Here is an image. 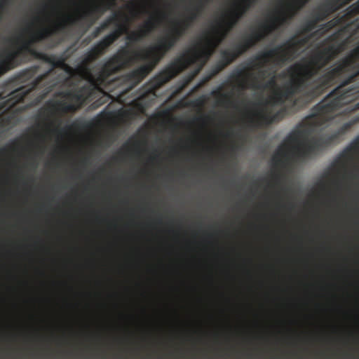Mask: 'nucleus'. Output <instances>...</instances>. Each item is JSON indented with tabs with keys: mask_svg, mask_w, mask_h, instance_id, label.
<instances>
[{
	"mask_svg": "<svg viewBox=\"0 0 359 359\" xmlns=\"http://www.w3.org/2000/svg\"><path fill=\"white\" fill-rule=\"evenodd\" d=\"M343 48L344 43H339L315 49L309 57L302 58L288 69L292 79L283 89H277L269 100L264 102H259L257 104L265 107L292 105L293 100L299 96H303L319 84L322 85L323 90L319 96L337 83H341L339 86H343V89H346V86L356 81L359 76V46L332 68L316 77Z\"/></svg>",
	"mask_w": 359,
	"mask_h": 359,
	"instance_id": "obj_1",
	"label": "nucleus"
},
{
	"mask_svg": "<svg viewBox=\"0 0 359 359\" xmlns=\"http://www.w3.org/2000/svg\"><path fill=\"white\" fill-rule=\"evenodd\" d=\"M55 132H59V131H60V130H59V129L56 128V129L55 130Z\"/></svg>",
	"mask_w": 359,
	"mask_h": 359,
	"instance_id": "obj_40",
	"label": "nucleus"
},
{
	"mask_svg": "<svg viewBox=\"0 0 359 359\" xmlns=\"http://www.w3.org/2000/svg\"><path fill=\"white\" fill-rule=\"evenodd\" d=\"M39 69V66L38 65L25 69L16 74L13 79L17 83H25L35 76Z\"/></svg>",
	"mask_w": 359,
	"mask_h": 359,
	"instance_id": "obj_19",
	"label": "nucleus"
},
{
	"mask_svg": "<svg viewBox=\"0 0 359 359\" xmlns=\"http://www.w3.org/2000/svg\"><path fill=\"white\" fill-rule=\"evenodd\" d=\"M127 40V44L130 46L140 41L142 39L140 38V35L139 33H137L136 32H133L128 35Z\"/></svg>",
	"mask_w": 359,
	"mask_h": 359,
	"instance_id": "obj_26",
	"label": "nucleus"
},
{
	"mask_svg": "<svg viewBox=\"0 0 359 359\" xmlns=\"http://www.w3.org/2000/svg\"><path fill=\"white\" fill-rule=\"evenodd\" d=\"M232 3H245L246 4V6L249 7L252 3H255L256 1H231Z\"/></svg>",
	"mask_w": 359,
	"mask_h": 359,
	"instance_id": "obj_36",
	"label": "nucleus"
},
{
	"mask_svg": "<svg viewBox=\"0 0 359 359\" xmlns=\"http://www.w3.org/2000/svg\"><path fill=\"white\" fill-rule=\"evenodd\" d=\"M136 32L140 34V38L142 39L144 38L149 33H150L148 29L144 28V26H142L138 31H136Z\"/></svg>",
	"mask_w": 359,
	"mask_h": 359,
	"instance_id": "obj_28",
	"label": "nucleus"
},
{
	"mask_svg": "<svg viewBox=\"0 0 359 359\" xmlns=\"http://www.w3.org/2000/svg\"><path fill=\"white\" fill-rule=\"evenodd\" d=\"M308 41V38L294 37L271 49L265 50L236 68L230 78L241 81L242 89L275 87V74H271L265 67L270 63L276 67H281L292 62L299 57Z\"/></svg>",
	"mask_w": 359,
	"mask_h": 359,
	"instance_id": "obj_5",
	"label": "nucleus"
},
{
	"mask_svg": "<svg viewBox=\"0 0 359 359\" xmlns=\"http://www.w3.org/2000/svg\"><path fill=\"white\" fill-rule=\"evenodd\" d=\"M9 1H0V3H3V4H6V3H8Z\"/></svg>",
	"mask_w": 359,
	"mask_h": 359,
	"instance_id": "obj_38",
	"label": "nucleus"
},
{
	"mask_svg": "<svg viewBox=\"0 0 359 359\" xmlns=\"http://www.w3.org/2000/svg\"><path fill=\"white\" fill-rule=\"evenodd\" d=\"M29 50L28 55L50 65L49 69L44 74L37 76L29 85L23 86L17 89L23 90V97L20 100L22 103L27 105H36L52 92L57 84V81L55 80L48 81V77L54 73L56 68L64 69L67 73H72L73 69L66 63L70 56L68 50L59 55H49L39 51L35 48Z\"/></svg>",
	"mask_w": 359,
	"mask_h": 359,
	"instance_id": "obj_6",
	"label": "nucleus"
},
{
	"mask_svg": "<svg viewBox=\"0 0 359 359\" xmlns=\"http://www.w3.org/2000/svg\"><path fill=\"white\" fill-rule=\"evenodd\" d=\"M259 33L264 35V39L273 32L278 29L270 13L267 14L264 22H261L257 29Z\"/></svg>",
	"mask_w": 359,
	"mask_h": 359,
	"instance_id": "obj_18",
	"label": "nucleus"
},
{
	"mask_svg": "<svg viewBox=\"0 0 359 359\" xmlns=\"http://www.w3.org/2000/svg\"><path fill=\"white\" fill-rule=\"evenodd\" d=\"M250 46V48L254 47L257 43L264 39V35L259 33L257 29H254L250 34L243 38Z\"/></svg>",
	"mask_w": 359,
	"mask_h": 359,
	"instance_id": "obj_22",
	"label": "nucleus"
},
{
	"mask_svg": "<svg viewBox=\"0 0 359 359\" xmlns=\"http://www.w3.org/2000/svg\"><path fill=\"white\" fill-rule=\"evenodd\" d=\"M346 105V111L359 109V82L348 89H343V86H337L322 102L315 105L311 114L287 136L285 144L278 147L272 158L274 166L285 165L284 158H287L289 147L299 158H306L338 142L340 137L349 128L348 124H345L330 135L311 136L318 127L332 120L335 113ZM356 121H359V116Z\"/></svg>",
	"mask_w": 359,
	"mask_h": 359,
	"instance_id": "obj_2",
	"label": "nucleus"
},
{
	"mask_svg": "<svg viewBox=\"0 0 359 359\" xmlns=\"http://www.w3.org/2000/svg\"><path fill=\"white\" fill-rule=\"evenodd\" d=\"M273 177L276 180V182L278 183L280 181L282 178V175L280 173H276L273 175Z\"/></svg>",
	"mask_w": 359,
	"mask_h": 359,
	"instance_id": "obj_35",
	"label": "nucleus"
},
{
	"mask_svg": "<svg viewBox=\"0 0 359 359\" xmlns=\"http://www.w3.org/2000/svg\"><path fill=\"white\" fill-rule=\"evenodd\" d=\"M278 29L287 25L293 18L294 13L292 11L276 8L269 12Z\"/></svg>",
	"mask_w": 359,
	"mask_h": 359,
	"instance_id": "obj_17",
	"label": "nucleus"
},
{
	"mask_svg": "<svg viewBox=\"0 0 359 359\" xmlns=\"http://www.w3.org/2000/svg\"><path fill=\"white\" fill-rule=\"evenodd\" d=\"M334 184L337 186V187H339V181H334Z\"/></svg>",
	"mask_w": 359,
	"mask_h": 359,
	"instance_id": "obj_37",
	"label": "nucleus"
},
{
	"mask_svg": "<svg viewBox=\"0 0 359 359\" xmlns=\"http://www.w3.org/2000/svg\"><path fill=\"white\" fill-rule=\"evenodd\" d=\"M200 15L201 11L198 8L187 10L186 16L182 20H180V22L183 25H187V27L189 28Z\"/></svg>",
	"mask_w": 359,
	"mask_h": 359,
	"instance_id": "obj_24",
	"label": "nucleus"
},
{
	"mask_svg": "<svg viewBox=\"0 0 359 359\" xmlns=\"http://www.w3.org/2000/svg\"><path fill=\"white\" fill-rule=\"evenodd\" d=\"M169 14L165 12H158L156 15H151L142 26L151 32L154 29L157 25L162 20H168Z\"/></svg>",
	"mask_w": 359,
	"mask_h": 359,
	"instance_id": "obj_20",
	"label": "nucleus"
},
{
	"mask_svg": "<svg viewBox=\"0 0 359 359\" xmlns=\"http://www.w3.org/2000/svg\"><path fill=\"white\" fill-rule=\"evenodd\" d=\"M358 14H359V1H355V3L350 6L341 15H338L337 17L334 18L326 23L320 25L319 28L313 32L312 31L316 28L318 22L314 18L310 16V18L306 20L302 27V33L308 35L304 36H294L292 38H308L309 41L303 47L304 48L312 38L320 37L337 26L342 27L352 23L353 18ZM357 22L359 25V19L357 20ZM290 39H292V37Z\"/></svg>",
	"mask_w": 359,
	"mask_h": 359,
	"instance_id": "obj_11",
	"label": "nucleus"
},
{
	"mask_svg": "<svg viewBox=\"0 0 359 359\" xmlns=\"http://www.w3.org/2000/svg\"><path fill=\"white\" fill-rule=\"evenodd\" d=\"M17 145V141H14L11 145L8 147H4L0 149V155H6L8 153V149H14L15 146Z\"/></svg>",
	"mask_w": 359,
	"mask_h": 359,
	"instance_id": "obj_27",
	"label": "nucleus"
},
{
	"mask_svg": "<svg viewBox=\"0 0 359 359\" xmlns=\"http://www.w3.org/2000/svg\"><path fill=\"white\" fill-rule=\"evenodd\" d=\"M322 85L319 84L303 96H299L292 101V105H271V107H280L276 112L271 111H261L257 114V125L258 126H268L273 123L282 121L288 115L293 114L297 111L306 107L309 104L319 97L322 92Z\"/></svg>",
	"mask_w": 359,
	"mask_h": 359,
	"instance_id": "obj_10",
	"label": "nucleus"
},
{
	"mask_svg": "<svg viewBox=\"0 0 359 359\" xmlns=\"http://www.w3.org/2000/svg\"><path fill=\"white\" fill-rule=\"evenodd\" d=\"M102 32H103V30L100 29V26H99L95 29V30L92 33V35L93 37H97L100 34V33Z\"/></svg>",
	"mask_w": 359,
	"mask_h": 359,
	"instance_id": "obj_31",
	"label": "nucleus"
},
{
	"mask_svg": "<svg viewBox=\"0 0 359 359\" xmlns=\"http://www.w3.org/2000/svg\"><path fill=\"white\" fill-rule=\"evenodd\" d=\"M82 90L72 92V91H60L55 93L56 97H61L62 98L68 99L72 101H75L78 104H81L85 100V97L82 93Z\"/></svg>",
	"mask_w": 359,
	"mask_h": 359,
	"instance_id": "obj_21",
	"label": "nucleus"
},
{
	"mask_svg": "<svg viewBox=\"0 0 359 359\" xmlns=\"http://www.w3.org/2000/svg\"><path fill=\"white\" fill-rule=\"evenodd\" d=\"M315 8L311 16L318 22L325 20L330 15L334 13L339 9L346 6L352 1H323Z\"/></svg>",
	"mask_w": 359,
	"mask_h": 359,
	"instance_id": "obj_14",
	"label": "nucleus"
},
{
	"mask_svg": "<svg viewBox=\"0 0 359 359\" xmlns=\"http://www.w3.org/2000/svg\"><path fill=\"white\" fill-rule=\"evenodd\" d=\"M247 8L241 4L224 11L216 18L210 32H206L186 51L172 61L164 69L152 78L144 87V93L136 102L142 104L147 96L156 95V90L192 65L203 67L215 49L245 15Z\"/></svg>",
	"mask_w": 359,
	"mask_h": 359,
	"instance_id": "obj_3",
	"label": "nucleus"
},
{
	"mask_svg": "<svg viewBox=\"0 0 359 359\" xmlns=\"http://www.w3.org/2000/svg\"><path fill=\"white\" fill-rule=\"evenodd\" d=\"M212 95L214 96H220L221 98L219 100V104L226 107H236V104L231 100V96L226 93H222L221 88L217 90H213L212 92Z\"/></svg>",
	"mask_w": 359,
	"mask_h": 359,
	"instance_id": "obj_25",
	"label": "nucleus"
},
{
	"mask_svg": "<svg viewBox=\"0 0 359 359\" xmlns=\"http://www.w3.org/2000/svg\"><path fill=\"white\" fill-rule=\"evenodd\" d=\"M128 3H159L160 1H127ZM200 3H208V1H199Z\"/></svg>",
	"mask_w": 359,
	"mask_h": 359,
	"instance_id": "obj_34",
	"label": "nucleus"
},
{
	"mask_svg": "<svg viewBox=\"0 0 359 359\" xmlns=\"http://www.w3.org/2000/svg\"><path fill=\"white\" fill-rule=\"evenodd\" d=\"M44 3H87L81 9L72 13H63L57 10L48 11L59 32L76 26H92L111 6L118 1H43Z\"/></svg>",
	"mask_w": 359,
	"mask_h": 359,
	"instance_id": "obj_7",
	"label": "nucleus"
},
{
	"mask_svg": "<svg viewBox=\"0 0 359 359\" xmlns=\"http://www.w3.org/2000/svg\"><path fill=\"white\" fill-rule=\"evenodd\" d=\"M157 156H158V155H156L155 156H154V157L151 158V159L154 160V159H155V158H156V157H157Z\"/></svg>",
	"mask_w": 359,
	"mask_h": 359,
	"instance_id": "obj_39",
	"label": "nucleus"
},
{
	"mask_svg": "<svg viewBox=\"0 0 359 359\" xmlns=\"http://www.w3.org/2000/svg\"><path fill=\"white\" fill-rule=\"evenodd\" d=\"M77 109V106L65 100H49L45 104L43 113L47 117L54 116L56 113L73 112Z\"/></svg>",
	"mask_w": 359,
	"mask_h": 359,
	"instance_id": "obj_15",
	"label": "nucleus"
},
{
	"mask_svg": "<svg viewBox=\"0 0 359 359\" xmlns=\"http://www.w3.org/2000/svg\"><path fill=\"white\" fill-rule=\"evenodd\" d=\"M20 50L6 49L0 53V76L19 65Z\"/></svg>",
	"mask_w": 359,
	"mask_h": 359,
	"instance_id": "obj_16",
	"label": "nucleus"
},
{
	"mask_svg": "<svg viewBox=\"0 0 359 359\" xmlns=\"http://www.w3.org/2000/svg\"><path fill=\"white\" fill-rule=\"evenodd\" d=\"M250 49L245 40L236 43L231 49H226L221 51L220 59L212 67L211 76H214L222 72L227 66L233 62L238 57Z\"/></svg>",
	"mask_w": 359,
	"mask_h": 359,
	"instance_id": "obj_12",
	"label": "nucleus"
},
{
	"mask_svg": "<svg viewBox=\"0 0 359 359\" xmlns=\"http://www.w3.org/2000/svg\"><path fill=\"white\" fill-rule=\"evenodd\" d=\"M194 105L202 107L205 104V99L203 97H199L194 102Z\"/></svg>",
	"mask_w": 359,
	"mask_h": 359,
	"instance_id": "obj_29",
	"label": "nucleus"
},
{
	"mask_svg": "<svg viewBox=\"0 0 359 359\" xmlns=\"http://www.w3.org/2000/svg\"><path fill=\"white\" fill-rule=\"evenodd\" d=\"M358 142H353V146H351L350 147L347 148L346 150L345 151V153L350 152L353 148L356 149L357 147H358Z\"/></svg>",
	"mask_w": 359,
	"mask_h": 359,
	"instance_id": "obj_33",
	"label": "nucleus"
},
{
	"mask_svg": "<svg viewBox=\"0 0 359 359\" xmlns=\"http://www.w3.org/2000/svg\"><path fill=\"white\" fill-rule=\"evenodd\" d=\"M128 21V16L123 13V15L121 17L120 20L114 24L115 29L109 34L106 35L98 43L95 44L88 52H86L84 54L81 63L78 66V69L79 71L85 72L88 74L89 81L95 88L100 89L102 87L105 86L109 81V76L121 71L120 69L116 72L112 73L105 79L103 83L98 84L97 80L98 79L100 72L102 71L104 64L102 65L99 72L95 74L90 73L89 70V65L93 62L98 59L100 56L104 55L109 47L113 44L114 42H115L121 35L128 31V27L126 25ZM123 69L124 68H123Z\"/></svg>",
	"mask_w": 359,
	"mask_h": 359,
	"instance_id": "obj_8",
	"label": "nucleus"
},
{
	"mask_svg": "<svg viewBox=\"0 0 359 359\" xmlns=\"http://www.w3.org/2000/svg\"><path fill=\"white\" fill-rule=\"evenodd\" d=\"M338 35H339V32H336L334 34H332V36H330V37H328L325 40V41H334L336 40V39L338 37Z\"/></svg>",
	"mask_w": 359,
	"mask_h": 359,
	"instance_id": "obj_32",
	"label": "nucleus"
},
{
	"mask_svg": "<svg viewBox=\"0 0 359 359\" xmlns=\"http://www.w3.org/2000/svg\"><path fill=\"white\" fill-rule=\"evenodd\" d=\"M278 3H294L299 6H303L306 4L309 1H278Z\"/></svg>",
	"mask_w": 359,
	"mask_h": 359,
	"instance_id": "obj_30",
	"label": "nucleus"
},
{
	"mask_svg": "<svg viewBox=\"0 0 359 359\" xmlns=\"http://www.w3.org/2000/svg\"><path fill=\"white\" fill-rule=\"evenodd\" d=\"M123 15V12L120 11H114L110 16L104 20L100 25V29L103 31L108 29L109 26L114 25L115 22H117L121 17Z\"/></svg>",
	"mask_w": 359,
	"mask_h": 359,
	"instance_id": "obj_23",
	"label": "nucleus"
},
{
	"mask_svg": "<svg viewBox=\"0 0 359 359\" xmlns=\"http://www.w3.org/2000/svg\"><path fill=\"white\" fill-rule=\"evenodd\" d=\"M173 26L168 33L158 39L156 43L144 50H137L128 48H122L111 56L102 67L97 82L103 83L105 79L112 73L130 67L135 62L141 60L145 64L129 72L126 78L132 84L136 86L143 80L159 63L165 54L170 50L189 29L179 19L172 20Z\"/></svg>",
	"mask_w": 359,
	"mask_h": 359,
	"instance_id": "obj_4",
	"label": "nucleus"
},
{
	"mask_svg": "<svg viewBox=\"0 0 359 359\" xmlns=\"http://www.w3.org/2000/svg\"><path fill=\"white\" fill-rule=\"evenodd\" d=\"M23 32L29 33V38L24 40L20 48L18 49V50H20V56L28 55L29 50L34 48V44L41 42L54 34L59 32L46 6L36 11L35 15L27 22Z\"/></svg>",
	"mask_w": 359,
	"mask_h": 359,
	"instance_id": "obj_9",
	"label": "nucleus"
},
{
	"mask_svg": "<svg viewBox=\"0 0 359 359\" xmlns=\"http://www.w3.org/2000/svg\"><path fill=\"white\" fill-rule=\"evenodd\" d=\"M23 93L22 90H15L8 95L6 100L0 95V119L2 126L11 125L13 116H8V114L20 109L17 104L22 103L20 100L23 97Z\"/></svg>",
	"mask_w": 359,
	"mask_h": 359,
	"instance_id": "obj_13",
	"label": "nucleus"
}]
</instances>
